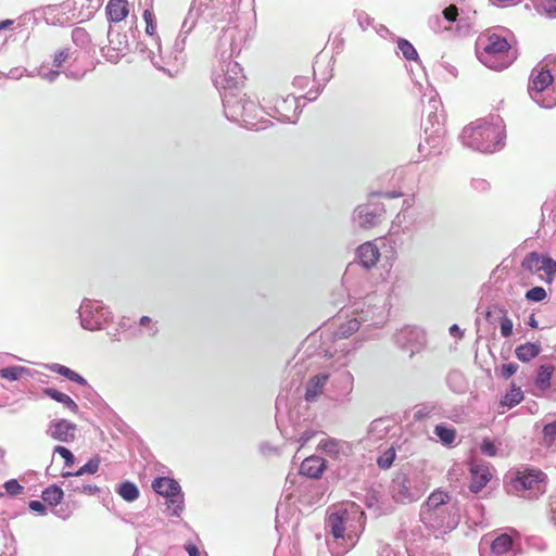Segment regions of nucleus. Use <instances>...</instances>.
<instances>
[{
  "label": "nucleus",
  "mask_w": 556,
  "mask_h": 556,
  "mask_svg": "<svg viewBox=\"0 0 556 556\" xmlns=\"http://www.w3.org/2000/svg\"><path fill=\"white\" fill-rule=\"evenodd\" d=\"M15 21V24L13 26L14 30H22L25 28L29 23L36 24L37 18L35 16V11L26 12L22 15H20Z\"/></svg>",
  "instance_id": "59"
},
{
  "label": "nucleus",
  "mask_w": 556,
  "mask_h": 556,
  "mask_svg": "<svg viewBox=\"0 0 556 556\" xmlns=\"http://www.w3.org/2000/svg\"><path fill=\"white\" fill-rule=\"evenodd\" d=\"M397 49L406 60L417 62L419 61V56L415 47L408 40L404 38H399Z\"/></svg>",
  "instance_id": "52"
},
{
  "label": "nucleus",
  "mask_w": 556,
  "mask_h": 556,
  "mask_svg": "<svg viewBox=\"0 0 556 556\" xmlns=\"http://www.w3.org/2000/svg\"><path fill=\"white\" fill-rule=\"evenodd\" d=\"M245 38L247 34L243 29L229 27L218 39L219 65L214 71L213 83L219 92L238 90L244 81L242 66L231 58L240 53Z\"/></svg>",
  "instance_id": "2"
},
{
  "label": "nucleus",
  "mask_w": 556,
  "mask_h": 556,
  "mask_svg": "<svg viewBox=\"0 0 556 556\" xmlns=\"http://www.w3.org/2000/svg\"><path fill=\"white\" fill-rule=\"evenodd\" d=\"M316 431L313 429H305L302 432H294L288 437L289 440L300 443V446L306 445L315 435Z\"/></svg>",
  "instance_id": "57"
},
{
  "label": "nucleus",
  "mask_w": 556,
  "mask_h": 556,
  "mask_svg": "<svg viewBox=\"0 0 556 556\" xmlns=\"http://www.w3.org/2000/svg\"><path fill=\"white\" fill-rule=\"evenodd\" d=\"M509 493L528 500H536L546 492L547 476L540 469L521 466L508 472Z\"/></svg>",
  "instance_id": "11"
},
{
  "label": "nucleus",
  "mask_w": 556,
  "mask_h": 556,
  "mask_svg": "<svg viewBox=\"0 0 556 556\" xmlns=\"http://www.w3.org/2000/svg\"><path fill=\"white\" fill-rule=\"evenodd\" d=\"M433 433L444 446H452L455 443L456 430L452 426L439 424L434 427Z\"/></svg>",
  "instance_id": "42"
},
{
  "label": "nucleus",
  "mask_w": 556,
  "mask_h": 556,
  "mask_svg": "<svg viewBox=\"0 0 556 556\" xmlns=\"http://www.w3.org/2000/svg\"><path fill=\"white\" fill-rule=\"evenodd\" d=\"M428 488L429 482L424 470L405 466L394 475L389 492L395 503L409 504L417 502Z\"/></svg>",
  "instance_id": "8"
},
{
  "label": "nucleus",
  "mask_w": 556,
  "mask_h": 556,
  "mask_svg": "<svg viewBox=\"0 0 556 556\" xmlns=\"http://www.w3.org/2000/svg\"><path fill=\"white\" fill-rule=\"evenodd\" d=\"M23 377L33 378L34 370L28 367L17 365L8 366L0 369V378L8 381H17Z\"/></svg>",
  "instance_id": "37"
},
{
  "label": "nucleus",
  "mask_w": 556,
  "mask_h": 556,
  "mask_svg": "<svg viewBox=\"0 0 556 556\" xmlns=\"http://www.w3.org/2000/svg\"><path fill=\"white\" fill-rule=\"evenodd\" d=\"M329 382L328 372H320L308 379L305 387L304 399L307 402H315L324 393L326 384Z\"/></svg>",
  "instance_id": "28"
},
{
  "label": "nucleus",
  "mask_w": 556,
  "mask_h": 556,
  "mask_svg": "<svg viewBox=\"0 0 556 556\" xmlns=\"http://www.w3.org/2000/svg\"><path fill=\"white\" fill-rule=\"evenodd\" d=\"M42 392L45 395L49 396L50 399L63 404L72 413H74V414L78 413V410H79L78 405L67 394H65L56 389H53V388H46L42 390Z\"/></svg>",
  "instance_id": "41"
},
{
  "label": "nucleus",
  "mask_w": 556,
  "mask_h": 556,
  "mask_svg": "<svg viewBox=\"0 0 556 556\" xmlns=\"http://www.w3.org/2000/svg\"><path fill=\"white\" fill-rule=\"evenodd\" d=\"M424 523L414 525L408 532L404 531V543L408 556H444L430 549L431 534H425Z\"/></svg>",
  "instance_id": "16"
},
{
  "label": "nucleus",
  "mask_w": 556,
  "mask_h": 556,
  "mask_svg": "<svg viewBox=\"0 0 556 556\" xmlns=\"http://www.w3.org/2000/svg\"><path fill=\"white\" fill-rule=\"evenodd\" d=\"M425 141L419 143V151L428 150V154H440L443 149V140L445 136L444 126H438L430 129L428 126L425 128Z\"/></svg>",
  "instance_id": "26"
},
{
  "label": "nucleus",
  "mask_w": 556,
  "mask_h": 556,
  "mask_svg": "<svg viewBox=\"0 0 556 556\" xmlns=\"http://www.w3.org/2000/svg\"><path fill=\"white\" fill-rule=\"evenodd\" d=\"M356 257L364 268V275H367L366 270L374 267L379 261L380 250L375 242L368 241L357 248Z\"/></svg>",
  "instance_id": "27"
},
{
  "label": "nucleus",
  "mask_w": 556,
  "mask_h": 556,
  "mask_svg": "<svg viewBox=\"0 0 556 556\" xmlns=\"http://www.w3.org/2000/svg\"><path fill=\"white\" fill-rule=\"evenodd\" d=\"M100 458L98 456H94L90 458L84 466H81L78 470L72 472L66 471L62 473L63 478H79L85 473L94 475L100 467Z\"/></svg>",
  "instance_id": "44"
},
{
  "label": "nucleus",
  "mask_w": 556,
  "mask_h": 556,
  "mask_svg": "<svg viewBox=\"0 0 556 556\" xmlns=\"http://www.w3.org/2000/svg\"><path fill=\"white\" fill-rule=\"evenodd\" d=\"M447 383L451 389L455 392H463L465 389L464 376L460 371H451L447 375Z\"/></svg>",
  "instance_id": "54"
},
{
  "label": "nucleus",
  "mask_w": 556,
  "mask_h": 556,
  "mask_svg": "<svg viewBox=\"0 0 556 556\" xmlns=\"http://www.w3.org/2000/svg\"><path fill=\"white\" fill-rule=\"evenodd\" d=\"M364 523V513L358 507L339 508L326 519L327 546L332 556H343L357 542L358 528Z\"/></svg>",
  "instance_id": "3"
},
{
  "label": "nucleus",
  "mask_w": 556,
  "mask_h": 556,
  "mask_svg": "<svg viewBox=\"0 0 556 556\" xmlns=\"http://www.w3.org/2000/svg\"><path fill=\"white\" fill-rule=\"evenodd\" d=\"M523 400V392L520 388L516 387L515 384H511V388L509 391L505 393L503 396L501 404L503 406H507L509 408L518 405Z\"/></svg>",
  "instance_id": "50"
},
{
  "label": "nucleus",
  "mask_w": 556,
  "mask_h": 556,
  "mask_svg": "<svg viewBox=\"0 0 556 556\" xmlns=\"http://www.w3.org/2000/svg\"><path fill=\"white\" fill-rule=\"evenodd\" d=\"M553 372L554 366L551 364H543L538 368L534 383L540 391L544 392L549 389Z\"/></svg>",
  "instance_id": "40"
},
{
  "label": "nucleus",
  "mask_w": 556,
  "mask_h": 556,
  "mask_svg": "<svg viewBox=\"0 0 556 556\" xmlns=\"http://www.w3.org/2000/svg\"><path fill=\"white\" fill-rule=\"evenodd\" d=\"M505 129L503 119L493 116L490 122L477 121L465 127L459 136L462 143L482 153H494L504 147Z\"/></svg>",
  "instance_id": "4"
},
{
  "label": "nucleus",
  "mask_w": 556,
  "mask_h": 556,
  "mask_svg": "<svg viewBox=\"0 0 556 556\" xmlns=\"http://www.w3.org/2000/svg\"><path fill=\"white\" fill-rule=\"evenodd\" d=\"M528 93L543 109L556 106V81L541 63L531 71Z\"/></svg>",
  "instance_id": "13"
},
{
  "label": "nucleus",
  "mask_w": 556,
  "mask_h": 556,
  "mask_svg": "<svg viewBox=\"0 0 556 556\" xmlns=\"http://www.w3.org/2000/svg\"><path fill=\"white\" fill-rule=\"evenodd\" d=\"M546 296L547 293L543 287H533L526 292V299L531 302H541Z\"/></svg>",
  "instance_id": "62"
},
{
  "label": "nucleus",
  "mask_w": 556,
  "mask_h": 556,
  "mask_svg": "<svg viewBox=\"0 0 556 556\" xmlns=\"http://www.w3.org/2000/svg\"><path fill=\"white\" fill-rule=\"evenodd\" d=\"M540 8L551 18L556 17V0H538Z\"/></svg>",
  "instance_id": "64"
},
{
  "label": "nucleus",
  "mask_w": 556,
  "mask_h": 556,
  "mask_svg": "<svg viewBox=\"0 0 556 556\" xmlns=\"http://www.w3.org/2000/svg\"><path fill=\"white\" fill-rule=\"evenodd\" d=\"M355 265L350 264L342 277V281L349 291V295L359 302L355 303V313L364 321V330L370 327H382L389 316L390 294L386 283H380L371 292H367L369 282L367 278L354 280L353 271Z\"/></svg>",
  "instance_id": "1"
},
{
  "label": "nucleus",
  "mask_w": 556,
  "mask_h": 556,
  "mask_svg": "<svg viewBox=\"0 0 556 556\" xmlns=\"http://www.w3.org/2000/svg\"><path fill=\"white\" fill-rule=\"evenodd\" d=\"M72 39H73V42L77 47H80V48L87 47L88 43L90 42L89 34L87 33L86 29L80 28V27H76L75 29H73Z\"/></svg>",
  "instance_id": "55"
},
{
  "label": "nucleus",
  "mask_w": 556,
  "mask_h": 556,
  "mask_svg": "<svg viewBox=\"0 0 556 556\" xmlns=\"http://www.w3.org/2000/svg\"><path fill=\"white\" fill-rule=\"evenodd\" d=\"M521 267L530 273L543 271L546 282H552L556 275V261L548 255L530 252L521 263Z\"/></svg>",
  "instance_id": "23"
},
{
  "label": "nucleus",
  "mask_w": 556,
  "mask_h": 556,
  "mask_svg": "<svg viewBox=\"0 0 556 556\" xmlns=\"http://www.w3.org/2000/svg\"><path fill=\"white\" fill-rule=\"evenodd\" d=\"M460 514L457 504L450 505L447 509L434 510V513H422L420 522L427 530H441L442 532L451 531L459 523Z\"/></svg>",
  "instance_id": "17"
},
{
  "label": "nucleus",
  "mask_w": 556,
  "mask_h": 556,
  "mask_svg": "<svg viewBox=\"0 0 556 556\" xmlns=\"http://www.w3.org/2000/svg\"><path fill=\"white\" fill-rule=\"evenodd\" d=\"M476 54L483 65L495 71L508 67L516 59L507 39L491 30L480 34L477 38Z\"/></svg>",
  "instance_id": "7"
},
{
  "label": "nucleus",
  "mask_w": 556,
  "mask_h": 556,
  "mask_svg": "<svg viewBox=\"0 0 556 556\" xmlns=\"http://www.w3.org/2000/svg\"><path fill=\"white\" fill-rule=\"evenodd\" d=\"M455 502L451 501V496L443 491H434L432 492L427 501L424 503L420 509V515L422 513H434V510H442L450 508V505L454 504Z\"/></svg>",
  "instance_id": "29"
},
{
  "label": "nucleus",
  "mask_w": 556,
  "mask_h": 556,
  "mask_svg": "<svg viewBox=\"0 0 556 556\" xmlns=\"http://www.w3.org/2000/svg\"><path fill=\"white\" fill-rule=\"evenodd\" d=\"M318 448L332 459L348 457L352 452V447L349 442L334 438L321 439L318 443Z\"/></svg>",
  "instance_id": "25"
},
{
  "label": "nucleus",
  "mask_w": 556,
  "mask_h": 556,
  "mask_svg": "<svg viewBox=\"0 0 556 556\" xmlns=\"http://www.w3.org/2000/svg\"><path fill=\"white\" fill-rule=\"evenodd\" d=\"M541 351L542 346L540 342H527L516 348L515 355L519 361L528 363L535 358Z\"/></svg>",
  "instance_id": "36"
},
{
  "label": "nucleus",
  "mask_w": 556,
  "mask_h": 556,
  "mask_svg": "<svg viewBox=\"0 0 556 556\" xmlns=\"http://www.w3.org/2000/svg\"><path fill=\"white\" fill-rule=\"evenodd\" d=\"M116 493L128 503L135 502L140 495L138 486L128 480L117 485Z\"/></svg>",
  "instance_id": "45"
},
{
  "label": "nucleus",
  "mask_w": 556,
  "mask_h": 556,
  "mask_svg": "<svg viewBox=\"0 0 556 556\" xmlns=\"http://www.w3.org/2000/svg\"><path fill=\"white\" fill-rule=\"evenodd\" d=\"M163 505L166 507V513L168 516L179 518L185 510L184 492L177 493L169 497H164Z\"/></svg>",
  "instance_id": "38"
},
{
  "label": "nucleus",
  "mask_w": 556,
  "mask_h": 556,
  "mask_svg": "<svg viewBox=\"0 0 556 556\" xmlns=\"http://www.w3.org/2000/svg\"><path fill=\"white\" fill-rule=\"evenodd\" d=\"M301 98L293 94L286 97H277L274 101L273 108H270L274 114L273 117L285 123H295L302 111Z\"/></svg>",
  "instance_id": "22"
},
{
  "label": "nucleus",
  "mask_w": 556,
  "mask_h": 556,
  "mask_svg": "<svg viewBox=\"0 0 556 556\" xmlns=\"http://www.w3.org/2000/svg\"><path fill=\"white\" fill-rule=\"evenodd\" d=\"M400 192H379L371 194L366 204L358 205L353 214L354 223L361 228H372L380 224L384 217L386 208L379 198H397Z\"/></svg>",
  "instance_id": "15"
},
{
  "label": "nucleus",
  "mask_w": 556,
  "mask_h": 556,
  "mask_svg": "<svg viewBox=\"0 0 556 556\" xmlns=\"http://www.w3.org/2000/svg\"><path fill=\"white\" fill-rule=\"evenodd\" d=\"M47 368L52 372H55L62 377H65L70 381H73L80 386L87 387L91 392H93L92 388L88 384L87 380L83 376H80L78 372L72 370L71 368H68L64 365L58 364V363L49 364V365H47Z\"/></svg>",
  "instance_id": "35"
},
{
  "label": "nucleus",
  "mask_w": 556,
  "mask_h": 556,
  "mask_svg": "<svg viewBox=\"0 0 556 556\" xmlns=\"http://www.w3.org/2000/svg\"><path fill=\"white\" fill-rule=\"evenodd\" d=\"M228 14L229 5L226 0H192L181 26L184 33H191L199 22H219Z\"/></svg>",
  "instance_id": "12"
},
{
  "label": "nucleus",
  "mask_w": 556,
  "mask_h": 556,
  "mask_svg": "<svg viewBox=\"0 0 556 556\" xmlns=\"http://www.w3.org/2000/svg\"><path fill=\"white\" fill-rule=\"evenodd\" d=\"M143 18H144L146 25H147L146 26L147 35L151 38V40L153 41V45L156 47L157 51H161L160 38L157 36H155L156 23H155L153 13L149 10H146L143 12Z\"/></svg>",
  "instance_id": "48"
},
{
  "label": "nucleus",
  "mask_w": 556,
  "mask_h": 556,
  "mask_svg": "<svg viewBox=\"0 0 556 556\" xmlns=\"http://www.w3.org/2000/svg\"><path fill=\"white\" fill-rule=\"evenodd\" d=\"M76 425L66 419L52 420L47 430V434L60 442L70 443L75 440Z\"/></svg>",
  "instance_id": "24"
},
{
  "label": "nucleus",
  "mask_w": 556,
  "mask_h": 556,
  "mask_svg": "<svg viewBox=\"0 0 556 556\" xmlns=\"http://www.w3.org/2000/svg\"><path fill=\"white\" fill-rule=\"evenodd\" d=\"M81 328L88 331L104 329L112 320L113 314L101 301L85 298L77 311Z\"/></svg>",
  "instance_id": "14"
},
{
  "label": "nucleus",
  "mask_w": 556,
  "mask_h": 556,
  "mask_svg": "<svg viewBox=\"0 0 556 556\" xmlns=\"http://www.w3.org/2000/svg\"><path fill=\"white\" fill-rule=\"evenodd\" d=\"M498 313L501 314V317H500L501 334L504 338H507L513 333L514 324H513L511 319L507 316V311L505 308H498Z\"/></svg>",
  "instance_id": "53"
},
{
  "label": "nucleus",
  "mask_w": 556,
  "mask_h": 556,
  "mask_svg": "<svg viewBox=\"0 0 556 556\" xmlns=\"http://www.w3.org/2000/svg\"><path fill=\"white\" fill-rule=\"evenodd\" d=\"M219 93L227 119L239 123L248 129L260 130L267 127L269 122L258 118L262 109L245 93L241 94L239 89Z\"/></svg>",
  "instance_id": "5"
},
{
  "label": "nucleus",
  "mask_w": 556,
  "mask_h": 556,
  "mask_svg": "<svg viewBox=\"0 0 556 556\" xmlns=\"http://www.w3.org/2000/svg\"><path fill=\"white\" fill-rule=\"evenodd\" d=\"M34 72H35V76H39L49 83L55 81L56 78L61 74V72L58 68L51 70V68H48V66H46L43 64L40 67L36 68Z\"/></svg>",
  "instance_id": "56"
},
{
  "label": "nucleus",
  "mask_w": 556,
  "mask_h": 556,
  "mask_svg": "<svg viewBox=\"0 0 556 556\" xmlns=\"http://www.w3.org/2000/svg\"><path fill=\"white\" fill-rule=\"evenodd\" d=\"M152 489L163 497H169L182 492L180 484L169 477L155 478L152 482Z\"/></svg>",
  "instance_id": "32"
},
{
  "label": "nucleus",
  "mask_w": 556,
  "mask_h": 556,
  "mask_svg": "<svg viewBox=\"0 0 556 556\" xmlns=\"http://www.w3.org/2000/svg\"><path fill=\"white\" fill-rule=\"evenodd\" d=\"M541 444L548 451L556 452V420L543 426Z\"/></svg>",
  "instance_id": "43"
},
{
  "label": "nucleus",
  "mask_w": 556,
  "mask_h": 556,
  "mask_svg": "<svg viewBox=\"0 0 556 556\" xmlns=\"http://www.w3.org/2000/svg\"><path fill=\"white\" fill-rule=\"evenodd\" d=\"M326 468V462L319 456L306 457L301 466L300 473L312 479H318L321 477Z\"/></svg>",
  "instance_id": "31"
},
{
  "label": "nucleus",
  "mask_w": 556,
  "mask_h": 556,
  "mask_svg": "<svg viewBox=\"0 0 556 556\" xmlns=\"http://www.w3.org/2000/svg\"><path fill=\"white\" fill-rule=\"evenodd\" d=\"M396 456V448L394 444L386 448L384 451L380 452L379 456L376 459V463L379 468L381 469H389Z\"/></svg>",
  "instance_id": "51"
},
{
  "label": "nucleus",
  "mask_w": 556,
  "mask_h": 556,
  "mask_svg": "<svg viewBox=\"0 0 556 556\" xmlns=\"http://www.w3.org/2000/svg\"><path fill=\"white\" fill-rule=\"evenodd\" d=\"M471 482L470 491L473 493L480 492L491 479L489 467L485 465H473L470 469Z\"/></svg>",
  "instance_id": "33"
},
{
  "label": "nucleus",
  "mask_w": 556,
  "mask_h": 556,
  "mask_svg": "<svg viewBox=\"0 0 556 556\" xmlns=\"http://www.w3.org/2000/svg\"><path fill=\"white\" fill-rule=\"evenodd\" d=\"M444 114L439 111H430L428 112L427 123L430 124V129H434L438 126H443Z\"/></svg>",
  "instance_id": "63"
},
{
  "label": "nucleus",
  "mask_w": 556,
  "mask_h": 556,
  "mask_svg": "<svg viewBox=\"0 0 556 556\" xmlns=\"http://www.w3.org/2000/svg\"><path fill=\"white\" fill-rule=\"evenodd\" d=\"M480 556H516L513 538L506 533L484 535L479 543Z\"/></svg>",
  "instance_id": "20"
},
{
  "label": "nucleus",
  "mask_w": 556,
  "mask_h": 556,
  "mask_svg": "<svg viewBox=\"0 0 556 556\" xmlns=\"http://www.w3.org/2000/svg\"><path fill=\"white\" fill-rule=\"evenodd\" d=\"M109 45L101 49L102 55L111 63H117L130 50L128 36L116 27L110 26L108 31Z\"/></svg>",
  "instance_id": "21"
},
{
  "label": "nucleus",
  "mask_w": 556,
  "mask_h": 556,
  "mask_svg": "<svg viewBox=\"0 0 556 556\" xmlns=\"http://www.w3.org/2000/svg\"><path fill=\"white\" fill-rule=\"evenodd\" d=\"M480 453L488 457H494L497 455L498 448L490 438H483L480 446Z\"/></svg>",
  "instance_id": "60"
},
{
  "label": "nucleus",
  "mask_w": 556,
  "mask_h": 556,
  "mask_svg": "<svg viewBox=\"0 0 556 556\" xmlns=\"http://www.w3.org/2000/svg\"><path fill=\"white\" fill-rule=\"evenodd\" d=\"M356 349L355 344L352 348H343L333 361L332 366L334 369L328 374L330 386L326 390V394L338 404H346L351 401V393L354 389V376L346 367L352 363Z\"/></svg>",
  "instance_id": "9"
},
{
  "label": "nucleus",
  "mask_w": 556,
  "mask_h": 556,
  "mask_svg": "<svg viewBox=\"0 0 556 556\" xmlns=\"http://www.w3.org/2000/svg\"><path fill=\"white\" fill-rule=\"evenodd\" d=\"M105 10L109 21L118 23L128 15V2L127 0H110Z\"/></svg>",
  "instance_id": "34"
},
{
  "label": "nucleus",
  "mask_w": 556,
  "mask_h": 556,
  "mask_svg": "<svg viewBox=\"0 0 556 556\" xmlns=\"http://www.w3.org/2000/svg\"><path fill=\"white\" fill-rule=\"evenodd\" d=\"M190 33H184V27L181 26L180 31L175 39L170 50H168L165 54H163L162 50L155 52L148 48L146 43H139L138 48L140 53H142L146 58H148L153 65L166 73L169 77H176L185 67L186 64V53L185 48L187 43V37Z\"/></svg>",
  "instance_id": "10"
},
{
  "label": "nucleus",
  "mask_w": 556,
  "mask_h": 556,
  "mask_svg": "<svg viewBox=\"0 0 556 556\" xmlns=\"http://www.w3.org/2000/svg\"><path fill=\"white\" fill-rule=\"evenodd\" d=\"M41 497L48 505L56 506L62 502L64 492L59 485L51 484L42 491Z\"/></svg>",
  "instance_id": "47"
},
{
  "label": "nucleus",
  "mask_w": 556,
  "mask_h": 556,
  "mask_svg": "<svg viewBox=\"0 0 556 556\" xmlns=\"http://www.w3.org/2000/svg\"><path fill=\"white\" fill-rule=\"evenodd\" d=\"M475 15L476 11L472 12L471 17L469 12L462 11L459 13L456 5H450L442 11V15L431 16L429 18V26L435 33L447 30L452 23H457L458 28L469 29L473 25L472 20Z\"/></svg>",
  "instance_id": "18"
},
{
  "label": "nucleus",
  "mask_w": 556,
  "mask_h": 556,
  "mask_svg": "<svg viewBox=\"0 0 556 556\" xmlns=\"http://www.w3.org/2000/svg\"><path fill=\"white\" fill-rule=\"evenodd\" d=\"M519 365L516 363L503 364L495 368V374L498 378L507 380L517 372Z\"/></svg>",
  "instance_id": "58"
},
{
  "label": "nucleus",
  "mask_w": 556,
  "mask_h": 556,
  "mask_svg": "<svg viewBox=\"0 0 556 556\" xmlns=\"http://www.w3.org/2000/svg\"><path fill=\"white\" fill-rule=\"evenodd\" d=\"M361 328L364 329V321L359 318V314L356 313L354 318L349 319L346 323H343L339 326L334 332V339L349 338Z\"/></svg>",
  "instance_id": "39"
},
{
  "label": "nucleus",
  "mask_w": 556,
  "mask_h": 556,
  "mask_svg": "<svg viewBox=\"0 0 556 556\" xmlns=\"http://www.w3.org/2000/svg\"><path fill=\"white\" fill-rule=\"evenodd\" d=\"M392 428L393 421L390 418H377L370 422L366 440L369 443H377L378 441L384 439Z\"/></svg>",
  "instance_id": "30"
},
{
  "label": "nucleus",
  "mask_w": 556,
  "mask_h": 556,
  "mask_svg": "<svg viewBox=\"0 0 556 556\" xmlns=\"http://www.w3.org/2000/svg\"><path fill=\"white\" fill-rule=\"evenodd\" d=\"M365 504L368 508H374L379 514H387L390 509L389 507H384V503L381 501V495L376 490H371L366 494Z\"/></svg>",
  "instance_id": "49"
},
{
  "label": "nucleus",
  "mask_w": 556,
  "mask_h": 556,
  "mask_svg": "<svg viewBox=\"0 0 556 556\" xmlns=\"http://www.w3.org/2000/svg\"><path fill=\"white\" fill-rule=\"evenodd\" d=\"M65 488L73 493H85L88 495H96L100 493V488L94 484L80 482L77 478L68 480Z\"/></svg>",
  "instance_id": "46"
},
{
  "label": "nucleus",
  "mask_w": 556,
  "mask_h": 556,
  "mask_svg": "<svg viewBox=\"0 0 556 556\" xmlns=\"http://www.w3.org/2000/svg\"><path fill=\"white\" fill-rule=\"evenodd\" d=\"M53 453L59 454L64 459L65 467H72L75 464V456L67 447L56 445Z\"/></svg>",
  "instance_id": "61"
},
{
  "label": "nucleus",
  "mask_w": 556,
  "mask_h": 556,
  "mask_svg": "<svg viewBox=\"0 0 556 556\" xmlns=\"http://www.w3.org/2000/svg\"><path fill=\"white\" fill-rule=\"evenodd\" d=\"M394 343L399 349L409 352V357L419 353L426 345L425 331L416 326H405L394 334Z\"/></svg>",
  "instance_id": "19"
},
{
  "label": "nucleus",
  "mask_w": 556,
  "mask_h": 556,
  "mask_svg": "<svg viewBox=\"0 0 556 556\" xmlns=\"http://www.w3.org/2000/svg\"><path fill=\"white\" fill-rule=\"evenodd\" d=\"M433 220L432 210L425 205H410L404 201L401 212L392 220L389 230V240L394 245L404 243L401 235L412 238L417 231L430 226Z\"/></svg>",
  "instance_id": "6"
}]
</instances>
